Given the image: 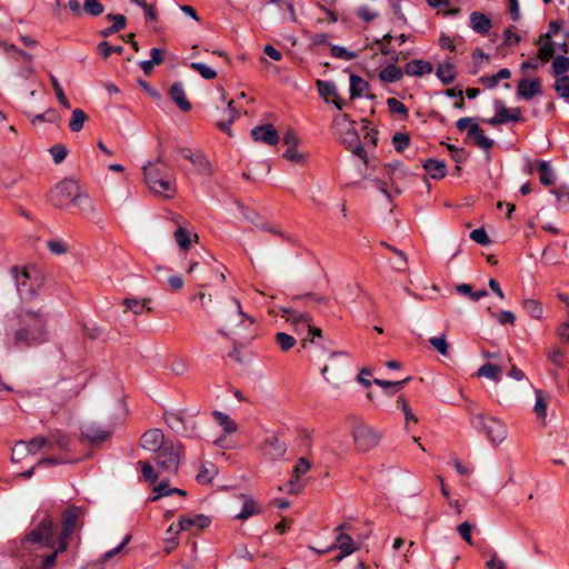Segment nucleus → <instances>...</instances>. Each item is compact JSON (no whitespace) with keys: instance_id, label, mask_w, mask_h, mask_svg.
Returning a JSON list of instances; mask_svg holds the SVG:
<instances>
[{"instance_id":"774afa93","label":"nucleus","mask_w":569,"mask_h":569,"mask_svg":"<svg viewBox=\"0 0 569 569\" xmlns=\"http://www.w3.org/2000/svg\"><path fill=\"white\" fill-rule=\"evenodd\" d=\"M487 569H508L505 560L498 557L496 552H493L489 560L486 562Z\"/></svg>"},{"instance_id":"0e129e2a","label":"nucleus","mask_w":569,"mask_h":569,"mask_svg":"<svg viewBox=\"0 0 569 569\" xmlns=\"http://www.w3.org/2000/svg\"><path fill=\"white\" fill-rule=\"evenodd\" d=\"M393 147L397 151H403L408 148L410 138L407 133L397 132L392 138Z\"/></svg>"},{"instance_id":"2eb2a0df","label":"nucleus","mask_w":569,"mask_h":569,"mask_svg":"<svg viewBox=\"0 0 569 569\" xmlns=\"http://www.w3.org/2000/svg\"><path fill=\"white\" fill-rule=\"evenodd\" d=\"M16 278V286L22 301H30L37 295L34 283L30 281V273L27 269L19 270L18 267L12 268Z\"/></svg>"},{"instance_id":"423d86ee","label":"nucleus","mask_w":569,"mask_h":569,"mask_svg":"<svg viewBox=\"0 0 569 569\" xmlns=\"http://www.w3.org/2000/svg\"><path fill=\"white\" fill-rule=\"evenodd\" d=\"M471 423L476 429L482 431L495 446L500 445L507 438V426L495 417L477 415L472 417Z\"/></svg>"},{"instance_id":"37998d69","label":"nucleus","mask_w":569,"mask_h":569,"mask_svg":"<svg viewBox=\"0 0 569 569\" xmlns=\"http://www.w3.org/2000/svg\"><path fill=\"white\" fill-rule=\"evenodd\" d=\"M88 116L81 109H74L72 111L71 119L69 121V128L73 132H78L83 128L84 122L87 121Z\"/></svg>"},{"instance_id":"cd10ccee","label":"nucleus","mask_w":569,"mask_h":569,"mask_svg":"<svg viewBox=\"0 0 569 569\" xmlns=\"http://www.w3.org/2000/svg\"><path fill=\"white\" fill-rule=\"evenodd\" d=\"M470 26L473 31L485 36L491 29V21L485 13L475 11L470 14Z\"/></svg>"},{"instance_id":"680f3d73","label":"nucleus","mask_w":569,"mask_h":569,"mask_svg":"<svg viewBox=\"0 0 569 569\" xmlns=\"http://www.w3.org/2000/svg\"><path fill=\"white\" fill-rule=\"evenodd\" d=\"M429 343L442 356H448V343L446 336L432 337L429 339Z\"/></svg>"},{"instance_id":"49530a36","label":"nucleus","mask_w":569,"mask_h":569,"mask_svg":"<svg viewBox=\"0 0 569 569\" xmlns=\"http://www.w3.org/2000/svg\"><path fill=\"white\" fill-rule=\"evenodd\" d=\"M555 54L553 42L546 40L538 49L537 59L542 63L548 62Z\"/></svg>"},{"instance_id":"dca6fc26","label":"nucleus","mask_w":569,"mask_h":569,"mask_svg":"<svg viewBox=\"0 0 569 569\" xmlns=\"http://www.w3.org/2000/svg\"><path fill=\"white\" fill-rule=\"evenodd\" d=\"M250 134L256 142H262L268 146H276L280 139L277 129L272 124L257 126L251 130Z\"/></svg>"},{"instance_id":"f257e3e1","label":"nucleus","mask_w":569,"mask_h":569,"mask_svg":"<svg viewBox=\"0 0 569 569\" xmlns=\"http://www.w3.org/2000/svg\"><path fill=\"white\" fill-rule=\"evenodd\" d=\"M9 340L13 347L31 348L44 343L48 340L47 313L21 308L12 319Z\"/></svg>"},{"instance_id":"3c124183","label":"nucleus","mask_w":569,"mask_h":569,"mask_svg":"<svg viewBox=\"0 0 569 569\" xmlns=\"http://www.w3.org/2000/svg\"><path fill=\"white\" fill-rule=\"evenodd\" d=\"M274 339L277 343L280 346L281 350L284 352L289 351L296 345V339L286 332H278Z\"/></svg>"},{"instance_id":"9b49d317","label":"nucleus","mask_w":569,"mask_h":569,"mask_svg":"<svg viewBox=\"0 0 569 569\" xmlns=\"http://www.w3.org/2000/svg\"><path fill=\"white\" fill-rule=\"evenodd\" d=\"M456 127L460 131L467 130V137L473 140L479 148L488 150L492 147V140L483 136V131L475 118H461L456 122Z\"/></svg>"},{"instance_id":"aec40b11","label":"nucleus","mask_w":569,"mask_h":569,"mask_svg":"<svg viewBox=\"0 0 569 569\" xmlns=\"http://www.w3.org/2000/svg\"><path fill=\"white\" fill-rule=\"evenodd\" d=\"M542 93L541 81L539 79H521L517 86V96L523 100H530Z\"/></svg>"},{"instance_id":"ddd939ff","label":"nucleus","mask_w":569,"mask_h":569,"mask_svg":"<svg viewBox=\"0 0 569 569\" xmlns=\"http://www.w3.org/2000/svg\"><path fill=\"white\" fill-rule=\"evenodd\" d=\"M496 114L487 120L490 126H500L508 122L522 121L520 108H507L503 101L496 100L495 103Z\"/></svg>"},{"instance_id":"1a4fd4ad","label":"nucleus","mask_w":569,"mask_h":569,"mask_svg":"<svg viewBox=\"0 0 569 569\" xmlns=\"http://www.w3.org/2000/svg\"><path fill=\"white\" fill-rule=\"evenodd\" d=\"M79 191V184L76 180L64 179L57 183L50 191V201L58 208H66Z\"/></svg>"},{"instance_id":"c9c22d12","label":"nucleus","mask_w":569,"mask_h":569,"mask_svg":"<svg viewBox=\"0 0 569 569\" xmlns=\"http://www.w3.org/2000/svg\"><path fill=\"white\" fill-rule=\"evenodd\" d=\"M192 238L197 240L198 236L181 226L178 227L177 230L174 231V239L178 246L183 250L189 249V247L191 246Z\"/></svg>"},{"instance_id":"6e6d98bb","label":"nucleus","mask_w":569,"mask_h":569,"mask_svg":"<svg viewBox=\"0 0 569 569\" xmlns=\"http://www.w3.org/2000/svg\"><path fill=\"white\" fill-rule=\"evenodd\" d=\"M83 10L92 17H98L103 12L104 8L99 0H84Z\"/></svg>"},{"instance_id":"09e8293b","label":"nucleus","mask_w":569,"mask_h":569,"mask_svg":"<svg viewBox=\"0 0 569 569\" xmlns=\"http://www.w3.org/2000/svg\"><path fill=\"white\" fill-rule=\"evenodd\" d=\"M552 69L556 76H565L569 71V58L557 56L552 61Z\"/></svg>"},{"instance_id":"4c0bfd02","label":"nucleus","mask_w":569,"mask_h":569,"mask_svg":"<svg viewBox=\"0 0 569 569\" xmlns=\"http://www.w3.org/2000/svg\"><path fill=\"white\" fill-rule=\"evenodd\" d=\"M212 416L218 425L222 427L227 433H233L238 430L237 423L231 419L229 415L221 411H213Z\"/></svg>"},{"instance_id":"e433bc0d","label":"nucleus","mask_w":569,"mask_h":569,"mask_svg":"<svg viewBox=\"0 0 569 569\" xmlns=\"http://www.w3.org/2000/svg\"><path fill=\"white\" fill-rule=\"evenodd\" d=\"M437 77L443 84H450L456 79L455 66L451 62H445L438 66Z\"/></svg>"},{"instance_id":"bf43d9fd","label":"nucleus","mask_w":569,"mask_h":569,"mask_svg":"<svg viewBox=\"0 0 569 569\" xmlns=\"http://www.w3.org/2000/svg\"><path fill=\"white\" fill-rule=\"evenodd\" d=\"M98 50H99V53L103 58H108L111 56V53H119V54L122 53L123 47L122 46H111L109 42L102 41L99 43Z\"/></svg>"},{"instance_id":"e2e57ef3","label":"nucleus","mask_w":569,"mask_h":569,"mask_svg":"<svg viewBox=\"0 0 569 569\" xmlns=\"http://www.w3.org/2000/svg\"><path fill=\"white\" fill-rule=\"evenodd\" d=\"M164 419L168 426L176 431H179L183 425L182 416L179 412H167Z\"/></svg>"},{"instance_id":"39448f33","label":"nucleus","mask_w":569,"mask_h":569,"mask_svg":"<svg viewBox=\"0 0 569 569\" xmlns=\"http://www.w3.org/2000/svg\"><path fill=\"white\" fill-rule=\"evenodd\" d=\"M84 509L78 506H69L61 516V531L57 538L60 550H67L70 537L83 526Z\"/></svg>"},{"instance_id":"a18cd8bd","label":"nucleus","mask_w":569,"mask_h":569,"mask_svg":"<svg viewBox=\"0 0 569 569\" xmlns=\"http://www.w3.org/2000/svg\"><path fill=\"white\" fill-rule=\"evenodd\" d=\"M457 291L461 295L468 296L472 301H479L488 295L487 290H472V287L468 283L457 286Z\"/></svg>"},{"instance_id":"473e14b6","label":"nucleus","mask_w":569,"mask_h":569,"mask_svg":"<svg viewBox=\"0 0 569 569\" xmlns=\"http://www.w3.org/2000/svg\"><path fill=\"white\" fill-rule=\"evenodd\" d=\"M369 89V83L357 74L350 76V99L362 97Z\"/></svg>"},{"instance_id":"ea45409f","label":"nucleus","mask_w":569,"mask_h":569,"mask_svg":"<svg viewBox=\"0 0 569 569\" xmlns=\"http://www.w3.org/2000/svg\"><path fill=\"white\" fill-rule=\"evenodd\" d=\"M501 372H502V370L499 366L487 362L479 368L478 376L486 377L493 381H500Z\"/></svg>"},{"instance_id":"79ce46f5","label":"nucleus","mask_w":569,"mask_h":569,"mask_svg":"<svg viewBox=\"0 0 569 569\" xmlns=\"http://www.w3.org/2000/svg\"><path fill=\"white\" fill-rule=\"evenodd\" d=\"M259 509L256 507L254 501L249 497H243V506L241 508V511L236 515L237 519L246 520L249 517L259 513Z\"/></svg>"},{"instance_id":"f3484780","label":"nucleus","mask_w":569,"mask_h":569,"mask_svg":"<svg viewBox=\"0 0 569 569\" xmlns=\"http://www.w3.org/2000/svg\"><path fill=\"white\" fill-rule=\"evenodd\" d=\"M288 313L287 320L292 323L293 327H298L299 323H303L306 326V330L312 337H321L322 331L320 328L312 326V317L308 312H298L293 310H283Z\"/></svg>"},{"instance_id":"13d9d810","label":"nucleus","mask_w":569,"mask_h":569,"mask_svg":"<svg viewBox=\"0 0 569 569\" xmlns=\"http://www.w3.org/2000/svg\"><path fill=\"white\" fill-rule=\"evenodd\" d=\"M387 106L392 113L400 114L402 117L408 116V108L396 98L387 99Z\"/></svg>"},{"instance_id":"4d7b16f0","label":"nucleus","mask_w":569,"mask_h":569,"mask_svg":"<svg viewBox=\"0 0 569 569\" xmlns=\"http://www.w3.org/2000/svg\"><path fill=\"white\" fill-rule=\"evenodd\" d=\"M266 446L272 449V451H268V453L272 457L279 458L282 457L286 452L284 443L280 442L277 438L269 439L266 442Z\"/></svg>"},{"instance_id":"f704fd0d","label":"nucleus","mask_w":569,"mask_h":569,"mask_svg":"<svg viewBox=\"0 0 569 569\" xmlns=\"http://www.w3.org/2000/svg\"><path fill=\"white\" fill-rule=\"evenodd\" d=\"M536 403L533 407V411L537 417L546 420L547 417V408H548V399L549 397L540 389L535 390Z\"/></svg>"},{"instance_id":"393cba45","label":"nucleus","mask_w":569,"mask_h":569,"mask_svg":"<svg viewBox=\"0 0 569 569\" xmlns=\"http://www.w3.org/2000/svg\"><path fill=\"white\" fill-rule=\"evenodd\" d=\"M42 448H48V439L43 438V437L33 438L29 442H24V441L18 442V443H16V447L13 449L12 460L14 461V453L18 450H21V451L26 450L29 453L34 455Z\"/></svg>"},{"instance_id":"864d4df0","label":"nucleus","mask_w":569,"mask_h":569,"mask_svg":"<svg viewBox=\"0 0 569 569\" xmlns=\"http://www.w3.org/2000/svg\"><path fill=\"white\" fill-rule=\"evenodd\" d=\"M553 88L560 97L569 99V76L558 78Z\"/></svg>"},{"instance_id":"6ab92c4d","label":"nucleus","mask_w":569,"mask_h":569,"mask_svg":"<svg viewBox=\"0 0 569 569\" xmlns=\"http://www.w3.org/2000/svg\"><path fill=\"white\" fill-rule=\"evenodd\" d=\"M111 430L97 423H87L81 428V435L90 443H101L111 436Z\"/></svg>"},{"instance_id":"603ef678","label":"nucleus","mask_w":569,"mask_h":569,"mask_svg":"<svg viewBox=\"0 0 569 569\" xmlns=\"http://www.w3.org/2000/svg\"><path fill=\"white\" fill-rule=\"evenodd\" d=\"M139 466L141 467V472L146 481L154 483L158 480L159 476L149 461H139Z\"/></svg>"},{"instance_id":"a19ab883","label":"nucleus","mask_w":569,"mask_h":569,"mask_svg":"<svg viewBox=\"0 0 569 569\" xmlns=\"http://www.w3.org/2000/svg\"><path fill=\"white\" fill-rule=\"evenodd\" d=\"M150 302V299H134V298H126L123 300V305L127 310L132 311L134 315H142L146 310L150 311V308H147V303Z\"/></svg>"},{"instance_id":"8fccbe9b","label":"nucleus","mask_w":569,"mask_h":569,"mask_svg":"<svg viewBox=\"0 0 569 569\" xmlns=\"http://www.w3.org/2000/svg\"><path fill=\"white\" fill-rule=\"evenodd\" d=\"M50 80H51V84H52V88L54 90V94H56V98L58 99V101L67 109L70 108V102L68 100V98L66 97L64 92H63V89L60 84V82L58 81V79L54 77V76H50Z\"/></svg>"},{"instance_id":"9d476101","label":"nucleus","mask_w":569,"mask_h":569,"mask_svg":"<svg viewBox=\"0 0 569 569\" xmlns=\"http://www.w3.org/2000/svg\"><path fill=\"white\" fill-rule=\"evenodd\" d=\"M356 449L360 452H368L376 448L380 440L381 433L369 426H358L352 431Z\"/></svg>"},{"instance_id":"58836bf2","label":"nucleus","mask_w":569,"mask_h":569,"mask_svg":"<svg viewBox=\"0 0 569 569\" xmlns=\"http://www.w3.org/2000/svg\"><path fill=\"white\" fill-rule=\"evenodd\" d=\"M522 307L525 311L533 319H541L543 315L542 303L536 299H525Z\"/></svg>"},{"instance_id":"4468645a","label":"nucleus","mask_w":569,"mask_h":569,"mask_svg":"<svg viewBox=\"0 0 569 569\" xmlns=\"http://www.w3.org/2000/svg\"><path fill=\"white\" fill-rule=\"evenodd\" d=\"M310 469L311 462L307 458L301 457L298 459L292 469L291 477L287 482L289 493L297 495L303 490L306 483L302 480V476H305Z\"/></svg>"},{"instance_id":"f8f14e48","label":"nucleus","mask_w":569,"mask_h":569,"mask_svg":"<svg viewBox=\"0 0 569 569\" xmlns=\"http://www.w3.org/2000/svg\"><path fill=\"white\" fill-rule=\"evenodd\" d=\"M352 527L349 523H341L336 528L337 536L335 543L330 549H338L342 551V556H351L353 552L359 550L362 540H355L346 531H351Z\"/></svg>"},{"instance_id":"5fc2aeb1","label":"nucleus","mask_w":569,"mask_h":569,"mask_svg":"<svg viewBox=\"0 0 569 569\" xmlns=\"http://www.w3.org/2000/svg\"><path fill=\"white\" fill-rule=\"evenodd\" d=\"M409 379L410 378H406L400 381H387V380H382V379H375L373 382L385 390L392 389V391H398L409 381Z\"/></svg>"},{"instance_id":"de8ad7c7","label":"nucleus","mask_w":569,"mask_h":569,"mask_svg":"<svg viewBox=\"0 0 569 569\" xmlns=\"http://www.w3.org/2000/svg\"><path fill=\"white\" fill-rule=\"evenodd\" d=\"M190 68L197 71L206 80H212L217 77V72L204 63L191 62Z\"/></svg>"},{"instance_id":"6e6552de","label":"nucleus","mask_w":569,"mask_h":569,"mask_svg":"<svg viewBox=\"0 0 569 569\" xmlns=\"http://www.w3.org/2000/svg\"><path fill=\"white\" fill-rule=\"evenodd\" d=\"M333 123L337 128H339L342 142L347 146V148L351 150L353 154L363 160L365 163H367V152L360 144L358 133L353 127V123L348 120L347 114H340L336 117Z\"/></svg>"},{"instance_id":"0eeeda50","label":"nucleus","mask_w":569,"mask_h":569,"mask_svg":"<svg viewBox=\"0 0 569 569\" xmlns=\"http://www.w3.org/2000/svg\"><path fill=\"white\" fill-rule=\"evenodd\" d=\"M183 453V446L181 443L167 440V442L156 451L157 466L163 471L176 473Z\"/></svg>"},{"instance_id":"c756f323","label":"nucleus","mask_w":569,"mask_h":569,"mask_svg":"<svg viewBox=\"0 0 569 569\" xmlns=\"http://www.w3.org/2000/svg\"><path fill=\"white\" fill-rule=\"evenodd\" d=\"M405 69L397 67L395 63H389L379 72V78L386 83L398 82L402 79Z\"/></svg>"},{"instance_id":"338daca9","label":"nucleus","mask_w":569,"mask_h":569,"mask_svg":"<svg viewBox=\"0 0 569 569\" xmlns=\"http://www.w3.org/2000/svg\"><path fill=\"white\" fill-rule=\"evenodd\" d=\"M470 239L482 246L490 243V239L483 228L472 230L470 233Z\"/></svg>"},{"instance_id":"c03bdc74","label":"nucleus","mask_w":569,"mask_h":569,"mask_svg":"<svg viewBox=\"0 0 569 569\" xmlns=\"http://www.w3.org/2000/svg\"><path fill=\"white\" fill-rule=\"evenodd\" d=\"M72 203L78 206L83 213H90L93 211L92 200L90 199V197L88 194L82 193L80 189L76 193V197H74Z\"/></svg>"},{"instance_id":"a878e982","label":"nucleus","mask_w":569,"mask_h":569,"mask_svg":"<svg viewBox=\"0 0 569 569\" xmlns=\"http://www.w3.org/2000/svg\"><path fill=\"white\" fill-rule=\"evenodd\" d=\"M170 97L182 111L191 110V103L187 99L182 83L176 82L170 87Z\"/></svg>"},{"instance_id":"b1692460","label":"nucleus","mask_w":569,"mask_h":569,"mask_svg":"<svg viewBox=\"0 0 569 569\" xmlns=\"http://www.w3.org/2000/svg\"><path fill=\"white\" fill-rule=\"evenodd\" d=\"M433 70L432 64L425 60H412L405 66V73L408 76L421 77L431 73Z\"/></svg>"},{"instance_id":"f03ea898","label":"nucleus","mask_w":569,"mask_h":569,"mask_svg":"<svg viewBox=\"0 0 569 569\" xmlns=\"http://www.w3.org/2000/svg\"><path fill=\"white\" fill-rule=\"evenodd\" d=\"M144 181L151 192L171 199L177 193L176 177L172 169L161 159L143 167Z\"/></svg>"},{"instance_id":"7c9ffc66","label":"nucleus","mask_w":569,"mask_h":569,"mask_svg":"<svg viewBox=\"0 0 569 569\" xmlns=\"http://www.w3.org/2000/svg\"><path fill=\"white\" fill-rule=\"evenodd\" d=\"M423 169L432 179H442L446 177V163L441 160L428 159L423 163Z\"/></svg>"},{"instance_id":"412c9836","label":"nucleus","mask_w":569,"mask_h":569,"mask_svg":"<svg viewBox=\"0 0 569 569\" xmlns=\"http://www.w3.org/2000/svg\"><path fill=\"white\" fill-rule=\"evenodd\" d=\"M211 523V520L208 516L204 515H194V516H182L179 518L176 533H179L184 530H189L191 528H197L198 530H202L207 527H209Z\"/></svg>"},{"instance_id":"20e7f679","label":"nucleus","mask_w":569,"mask_h":569,"mask_svg":"<svg viewBox=\"0 0 569 569\" xmlns=\"http://www.w3.org/2000/svg\"><path fill=\"white\" fill-rule=\"evenodd\" d=\"M237 305V312L234 315V321L238 322V329H232L231 327L227 326L224 330H220V332L224 336L233 335L237 337V340L233 342V349L229 352V358L232 360L240 362L241 361V352L240 348L244 345L251 341L254 338L253 333V319L249 316H247L240 306L239 301H236Z\"/></svg>"},{"instance_id":"7ed1b4c3","label":"nucleus","mask_w":569,"mask_h":569,"mask_svg":"<svg viewBox=\"0 0 569 569\" xmlns=\"http://www.w3.org/2000/svg\"><path fill=\"white\" fill-rule=\"evenodd\" d=\"M56 545V522L49 513H46L40 522L21 538V548L27 552L54 548Z\"/></svg>"},{"instance_id":"4be33fe9","label":"nucleus","mask_w":569,"mask_h":569,"mask_svg":"<svg viewBox=\"0 0 569 569\" xmlns=\"http://www.w3.org/2000/svg\"><path fill=\"white\" fill-rule=\"evenodd\" d=\"M167 440H164V435L160 429H150L146 431L141 439L140 446L148 451L156 452L160 449Z\"/></svg>"},{"instance_id":"5701e85b","label":"nucleus","mask_w":569,"mask_h":569,"mask_svg":"<svg viewBox=\"0 0 569 569\" xmlns=\"http://www.w3.org/2000/svg\"><path fill=\"white\" fill-rule=\"evenodd\" d=\"M180 154L183 159L194 164L199 172L206 173L208 171L209 162L201 151L183 148L180 150Z\"/></svg>"},{"instance_id":"69168bd1","label":"nucleus","mask_w":569,"mask_h":569,"mask_svg":"<svg viewBox=\"0 0 569 569\" xmlns=\"http://www.w3.org/2000/svg\"><path fill=\"white\" fill-rule=\"evenodd\" d=\"M331 54L335 58H339V59H343V60H352V59L357 58L356 52L349 51L348 49H346L345 47H341V46H333L331 48Z\"/></svg>"},{"instance_id":"c85d7f7f","label":"nucleus","mask_w":569,"mask_h":569,"mask_svg":"<svg viewBox=\"0 0 569 569\" xmlns=\"http://www.w3.org/2000/svg\"><path fill=\"white\" fill-rule=\"evenodd\" d=\"M537 170L539 173V181L541 184L546 187H550L555 184L556 174L550 166V163L546 160L539 161L537 164Z\"/></svg>"},{"instance_id":"a211bd4d","label":"nucleus","mask_w":569,"mask_h":569,"mask_svg":"<svg viewBox=\"0 0 569 569\" xmlns=\"http://www.w3.org/2000/svg\"><path fill=\"white\" fill-rule=\"evenodd\" d=\"M317 88L319 94L323 98L326 102H331L338 110H342L345 101L339 97L337 88L333 82L318 80Z\"/></svg>"},{"instance_id":"052dcab7","label":"nucleus","mask_w":569,"mask_h":569,"mask_svg":"<svg viewBox=\"0 0 569 569\" xmlns=\"http://www.w3.org/2000/svg\"><path fill=\"white\" fill-rule=\"evenodd\" d=\"M130 540H131V535H127L119 546H117L116 548L103 553V556L100 558L99 562L104 563L108 560H110L112 557H114L116 555L121 552L124 549V547L129 543Z\"/></svg>"},{"instance_id":"72a5a7b5","label":"nucleus","mask_w":569,"mask_h":569,"mask_svg":"<svg viewBox=\"0 0 569 569\" xmlns=\"http://www.w3.org/2000/svg\"><path fill=\"white\" fill-rule=\"evenodd\" d=\"M221 101L227 102V120L226 121H218L217 126L226 132H229V128L231 123L238 118L239 112L233 108V100L227 101L226 94L222 91L221 93Z\"/></svg>"},{"instance_id":"2f4dec72","label":"nucleus","mask_w":569,"mask_h":569,"mask_svg":"<svg viewBox=\"0 0 569 569\" xmlns=\"http://www.w3.org/2000/svg\"><path fill=\"white\" fill-rule=\"evenodd\" d=\"M48 439V449H60L68 450L71 443V439L69 436L61 433L60 431L50 433Z\"/></svg>"},{"instance_id":"bb28decb","label":"nucleus","mask_w":569,"mask_h":569,"mask_svg":"<svg viewBox=\"0 0 569 569\" xmlns=\"http://www.w3.org/2000/svg\"><path fill=\"white\" fill-rule=\"evenodd\" d=\"M218 475V468L210 461L201 462L196 480L200 485H209Z\"/></svg>"}]
</instances>
